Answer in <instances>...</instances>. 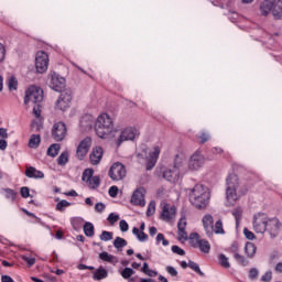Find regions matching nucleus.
<instances>
[{
	"label": "nucleus",
	"mask_w": 282,
	"mask_h": 282,
	"mask_svg": "<svg viewBox=\"0 0 282 282\" xmlns=\"http://www.w3.org/2000/svg\"><path fill=\"white\" fill-rule=\"evenodd\" d=\"M143 154L145 158V166L147 171H151L155 164H158V160L160 158V153H162V143H156L149 150L142 148Z\"/></svg>",
	"instance_id": "39448f33"
},
{
	"label": "nucleus",
	"mask_w": 282,
	"mask_h": 282,
	"mask_svg": "<svg viewBox=\"0 0 282 282\" xmlns=\"http://www.w3.org/2000/svg\"><path fill=\"white\" fill-rule=\"evenodd\" d=\"M213 235H226L224 223L221 220H217L213 226Z\"/></svg>",
	"instance_id": "2f4dec72"
},
{
	"label": "nucleus",
	"mask_w": 282,
	"mask_h": 282,
	"mask_svg": "<svg viewBox=\"0 0 282 282\" xmlns=\"http://www.w3.org/2000/svg\"><path fill=\"white\" fill-rule=\"evenodd\" d=\"M69 206H72V203L63 199L56 204V210H58L59 213H64L65 208H69Z\"/></svg>",
	"instance_id": "a19ab883"
},
{
	"label": "nucleus",
	"mask_w": 282,
	"mask_h": 282,
	"mask_svg": "<svg viewBox=\"0 0 282 282\" xmlns=\"http://www.w3.org/2000/svg\"><path fill=\"white\" fill-rule=\"evenodd\" d=\"M187 194L189 203L194 208H197V210L208 208V204H210V189L208 187L196 184L194 187L187 189Z\"/></svg>",
	"instance_id": "f257e3e1"
},
{
	"label": "nucleus",
	"mask_w": 282,
	"mask_h": 282,
	"mask_svg": "<svg viewBox=\"0 0 282 282\" xmlns=\"http://www.w3.org/2000/svg\"><path fill=\"white\" fill-rule=\"evenodd\" d=\"M282 224L279 218H268L265 231L270 235L271 239L279 237L281 232Z\"/></svg>",
	"instance_id": "4468645a"
},
{
	"label": "nucleus",
	"mask_w": 282,
	"mask_h": 282,
	"mask_svg": "<svg viewBox=\"0 0 282 282\" xmlns=\"http://www.w3.org/2000/svg\"><path fill=\"white\" fill-rule=\"evenodd\" d=\"M259 278V270L257 268H252L249 270V279H251V281H254V279Z\"/></svg>",
	"instance_id": "864d4df0"
},
{
	"label": "nucleus",
	"mask_w": 282,
	"mask_h": 282,
	"mask_svg": "<svg viewBox=\"0 0 282 282\" xmlns=\"http://www.w3.org/2000/svg\"><path fill=\"white\" fill-rule=\"evenodd\" d=\"M67 162H69V152H62L57 159V164H59V166H65Z\"/></svg>",
	"instance_id": "4c0bfd02"
},
{
	"label": "nucleus",
	"mask_w": 282,
	"mask_h": 282,
	"mask_svg": "<svg viewBox=\"0 0 282 282\" xmlns=\"http://www.w3.org/2000/svg\"><path fill=\"white\" fill-rule=\"evenodd\" d=\"M99 239L101 241H111V239H113V232L102 231L101 235L99 236Z\"/></svg>",
	"instance_id": "49530a36"
},
{
	"label": "nucleus",
	"mask_w": 282,
	"mask_h": 282,
	"mask_svg": "<svg viewBox=\"0 0 282 282\" xmlns=\"http://www.w3.org/2000/svg\"><path fill=\"white\" fill-rule=\"evenodd\" d=\"M119 228L121 232H127V230H129V224L127 223V220H120Z\"/></svg>",
	"instance_id": "bf43d9fd"
},
{
	"label": "nucleus",
	"mask_w": 282,
	"mask_h": 282,
	"mask_svg": "<svg viewBox=\"0 0 282 282\" xmlns=\"http://www.w3.org/2000/svg\"><path fill=\"white\" fill-rule=\"evenodd\" d=\"M234 259H236V261H238V263H241L242 265L246 263V258L239 254V252H236L234 254Z\"/></svg>",
	"instance_id": "e2e57ef3"
},
{
	"label": "nucleus",
	"mask_w": 282,
	"mask_h": 282,
	"mask_svg": "<svg viewBox=\"0 0 282 282\" xmlns=\"http://www.w3.org/2000/svg\"><path fill=\"white\" fill-rule=\"evenodd\" d=\"M172 252L174 254H178L180 257H184V254H186V251H184V249L180 248V246H172Z\"/></svg>",
	"instance_id": "603ef678"
},
{
	"label": "nucleus",
	"mask_w": 282,
	"mask_h": 282,
	"mask_svg": "<svg viewBox=\"0 0 282 282\" xmlns=\"http://www.w3.org/2000/svg\"><path fill=\"white\" fill-rule=\"evenodd\" d=\"M89 149H91V138L86 137L82 140L76 150V156L78 160H85L87 153H89Z\"/></svg>",
	"instance_id": "a211bd4d"
},
{
	"label": "nucleus",
	"mask_w": 282,
	"mask_h": 282,
	"mask_svg": "<svg viewBox=\"0 0 282 282\" xmlns=\"http://www.w3.org/2000/svg\"><path fill=\"white\" fill-rule=\"evenodd\" d=\"M108 176L112 182H120L127 177V167H124V164L116 162L110 166Z\"/></svg>",
	"instance_id": "0eeeda50"
},
{
	"label": "nucleus",
	"mask_w": 282,
	"mask_h": 282,
	"mask_svg": "<svg viewBox=\"0 0 282 282\" xmlns=\"http://www.w3.org/2000/svg\"><path fill=\"white\" fill-rule=\"evenodd\" d=\"M282 12V0H274L273 4V17H279Z\"/></svg>",
	"instance_id": "58836bf2"
},
{
	"label": "nucleus",
	"mask_w": 282,
	"mask_h": 282,
	"mask_svg": "<svg viewBox=\"0 0 282 282\" xmlns=\"http://www.w3.org/2000/svg\"><path fill=\"white\" fill-rule=\"evenodd\" d=\"M160 241H162V246H169V240L164 238L163 234H158L156 236V243H160Z\"/></svg>",
	"instance_id": "6e6d98bb"
},
{
	"label": "nucleus",
	"mask_w": 282,
	"mask_h": 282,
	"mask_svg": "<svg viewBox=\"0 0 282 282\" xmlns=\"http://www.w3.org/2000/svg\"><path fill=\"white\" fill-rule=\"evenodd\" d=\"M133 274H135V271L131 268H124L121 271L122 279H131V276H133Z\"/></svg>",
	"instance_id": "a18cd8bd"
},
{
	"label": "nucleus",
	"mask_w": 282,
	"mask_h": 282,
	"mask_svg": "<svg viewBox=\"0 0 282 282\" xmlns=\"http://www.w3.org/2000/svg\"><path fill=\"white\" fill-rule=\"evenodd\" d=\"M22 212L28 215V217H33L35 219L36 224H41V218L36 217L32 212H28V209L23 208Z\"/></svg>",
	"instance_id": "052dcab7"
},
{
	"label": "nucleus",
	"mask_w": 282,
	"mask_h": 282,
	"mask_svg": "<svg viewBox=\"0 0 282 282\" xmlns=\"http://www.w3.org/2000/svg\"><path fill=\"white\" fill-rule=\"evenodd\" d=\"M6 61V46L0 42V63Z\"/></svg>",
	"instance_id": "680f3d73"
},
{
	"label": "nucleus",
	"mask_w": 282,
	"mask_h": 282,
	"mask_svg": "<svg viewBox=\"0 0 282 282\" xmlns=\"http://www.w3.org/2000/svg\"><path fill=\"white\" fill-rule=\"evenodd\" d=\"M40 144H41V135L39 134L31 135L29 141L30 149H39Z\"/></svg>",
	"instance_id": "f704fd0d"
},
{
	"label": "nucleus",
	"mask_w": 282,
	"mask_h": 282,
	"mask_svg": "<svg viewBox=\"0 0 282 282\" xmlns=\"http://www.w3.org/2000/svg\"><path fill=\"white\" fill-rule=\"evenodd\" d=\"M8 139V130L6 128H0V140Z\"/></svg>",
	"instance_id": "338daca9"
},
{
	"label": "nucleus",
	"mask_w": 282,
	"mask_h": 282,
	"mask_svg": "<svg viewBox=\"0 0 282 282\" xmlns=\"http://www.w3.org/2000/svg\"><path fill=\"white\" fill-rule=\"evenodd\" d=\"M50 65V55L43 51H39L35 55V67L39 74H45Z\"/></svg>",
	"instance_id": "f8f14e48"
},
{
	"label": "nucleus",
	"mask_w": 282,
	"mask_h": 282,
	"mask_svg": "<svg viewBox=\"0 0 282 282\" xmlns=\"http://www.w3.org/2000/svg\"><path fill=\"white\" fill-rule=\"evenodd\" d=\"M188 268H191V270L196 272V274H198L199 276H204V272L202 271V269H199V264H197L196 262L189 261Z\"/></svg>",
	"instance_id": "79ce46f5"
},
{
	"label": "nucleus",
	"mask_w": 282,
	"mask_h": 282,
	"mask_svg": "<svg viewBox=\"0 0 282 282\" xmlns=\"http://www.w3.org/2000/svg\"><path fill=\"white\" fill-rule=\"evenodd\" d=\"M99 259L101 261H105L106 263H111L112 265H116V263H118V258L107 251L99 253Z\"/></svg>",
	"instance_id": "a878e982"
},
{
	"label": "nucleus",
	"mask_w": 282,
	"mask_h": 282,
	"mask_svg": "<svg viewBox=\"0 0 282 282\" xmlns=\"http://www.w3.org/2000/svg\"><path fill=\"white\" fill-rule=\"evenodd\" d=\"M67 135V126L63 121L54 123L52 129V138L55 142H63Z\"/></svg>",
	"instance_id": "ddd939ff"
},
{
	"label": "nucleus",
	"mask_w": 282,
	"mask_h": 282,
	"mask_svg": "<svg viewBox=\"0 0 282 282\" xmlns=\"http://www.w3.org/2000/svg\"><path fill=\"white\" fill-rule=\"evenodd\" d=\"M184 154H177L174 159V165L163 171V178L172 184L180 182V177L186 174V167H184Z\"/></svg>",
	"instance_id": "f03ea898"
},
{
	"label": "nucleus",
	"mask_w": 282,
	"mask_h": 282,
	"mask_svg": "<svg viewBox=\"0 0 282 282\" xmlns=\"http://www.w3.org/2000/svg\"><path fill=\"white\" fill-rule=\"evenodd\" d=\"M56 109L59 111H67L72 107V91L66 90L62 93L55 104Z\"/></svg>",
	"instance_id": "2eb2a0df"
},
{
	"label": "nucleus",
	"mask_w": 282,
	"mask_h": 282,
	"mask_svg": "<svg viewBox=\"0 0 282 282\" xmlns=\"http://www.w3.org/2000/svg\"><path fill=\"white\" fill-rule=\"evenodd\" d=\"M245 252L249 259H252L257 254V245L253 242H247L245 246Z\"/></svg>",
	"instance_id": "cd10ccee"
},
{
	"label": "nucleus",
	"mask_w": 282,
	"mask_h": 282,
	"mask_svg": "<svg viewBox=\"0 0 282 282\" xmlns=\"http://www.w3.org/2000/svg\"><path fill=\"white\" fill-rule=\"evenodd\" d=\"M132 234L137 236L138 241L144 242L149 239V236L144 231H140L138 227L132 229Z\"/></svg>",
	"instance_id": "72a5a7b5"
},
{
	"label": "nucleus",
	"mask_w": 282,
	"mask_h": 282,
	"mask_svg": "<svg viewBox=\"0 0 282 282\" xmlns=\"http://www.w3.org/2000/svg\"><path fill=\"white\" fill-rule=\"evenodd\" d=\"M120 220V216L117 215V214H113L111 213L109 216H108V221L110 224V226H113V224H116L117 221Z\"/></svg>",
	"instance_id": "3c124183"
},
{
	"label": "nucleus",
	"mask_w": 282,
	"mask_h": 282,
	"mask_svg": "<svg viewBox=\"0 0 282 282\" xmlns=\"http://www.w3.org/2000/svg\"><path fill=\"white\" fill-rule=\"evenodd\" d=\"M25 175L33 180H43V177H45V174L42 171L36 170L34 166L26 167Z\"/></svg>",
	"instance_id": "393cba45"
},
{
	"label": "nucleus",
	"mask_w": 282,
	"mask_h": 282,
	"mask_svg": "<svg viewBox=\"0 0 282 282\" xmlns=\"http://www.w3.org/2000/svg\"><path fill=\"white\" fill-rule=\"evenodd\" d=\"M218 265H220V268H225V270H229L230 259L228 257H226V254L220 253L218 256Z\"/></svg>",
	"instance_id": "c85d7f7f"
},
{
	"label": "nucleus",
	"mask_w": 282,
	"mask_h": 282,
	"mask_svg": "<svg viewBox=\"0 0 282 282\" xmlns=\"http://www.w3.org/2000/svg\"><path fill=\"white\" fill-rule=\"evenodd\" d=\"M43 100V89L36 86H30L25 91L24 104L41 102Z\"/></svg>",
	"instance_id": "9b49d317"
},
{
	"label": "nucleus",
	"mask_w": 282,
	"mask_h": 282,
	"mask_svg": "<svg viewBox=\"0 0 282 282\" xmlns=\"http://www.w3.org/2000/svg\"><path fill=\"white\" fill-rule=\"evenodd\" d=\"M135 138H140V130L135 127H127L121 131L116 144L120 147L122 142L133 141Z\"/></svg>",
	"instance_id": "1a4fd4ad"
},
{
	"label": "nucleus",
	"mask_w": 282,
	"mask_h": 282,
	"mask_svg": "<svg viewBox=\"0 0 282 282\" xmlns=\"http://www.w3.org/2000/svg\"><path fill=\"white\" fill-rule=\"evenodd\" d=\"M268 226V218L263 214H257L253 216L252 227L254 232H259L263 235L265 232Z\"/></svg>",
	"instance_id": "dca6fc26"
},
{
	"label": "nucleus",
	"mask_w": 282,
	"mask_h": 282,
	"mask_svg": "<svg viewBox=\"0 0 282 282\" xmlns=\"http://www.w3.org/2000/svg\"><path fill=\"white\" fill-rule=\"evenodd\" d=\"M175 215H177V208L174 205L167 203L162 204L161 219L163 221H173Z\"/></svg>",
	"instance_id": "f3484780"
},
{
	"label": "nucleus",
	"mask_w": 282,
	"mask_h": 282,
	"mask_svg": "<svg viewBox=\"0 0 282 282\" xmlns=\"http://www.w3.org/2000/svg\"><path fill=\"white\" fill-rule=\"evenodd\" d=\"M202 224L207 237H213V224H215L213 215L206 214L202 219Z\"/></svg>",
	"instance_id": "4be33fe9"
},
{
	"label": "nucleus",
	"mask_w": 282,
	"mask_h": 282,
	"mask_svg": "<svg viewBox=\"0 0 282 282\" xmlns=\"http://www.w3.org/2000/svg\"><path fill=\"white\" fill-rule=\"evenodd\" d=\"M186 217L183 216L177 223L178 241H181L182 243H184L185 241H189L191 239V236H188V234L186 232Z\"/></svg>",
	"instance_id": "aec40b11"
},
{
	"label": "nucleus",
	"mask_w": 282,
	"mask_h": 282,
	"mask_svg": "<svg viewBox=\"0 0 282 282\" xmlns=\"http://www.w3.org/2000/svg\"><path fill=\"white\" fill-rule=\"evenodd\" d=\"M82 182H85L88 188L96 189L100 186V176H94V169H86L83 172Z\"/></svg>",
	"instance_id": "9d476101"
},
{
	"label": "nucleus",
	"mask_w": 282,
	"mask_h": 282,
	"mask_svg": "<svg viewBox=\"0 0 282 282\" xmlns=\"http://www.w3.org/2000/svg\"><path fill=\"white\" fill-rule=\"evenodd\" d=\"M22 261H25L29 268H32L34 263H36V258L34 257H28V256H22Z\"/></svg>",
	"instance_id": "de8ad7c7"
},
{
	"label": "nucleus",
	"mask_w": 282,
	"mask_h": 282,
	"mask_svg": "<svg viewBox=\"0 0 282 282\" xmlns=\"http://www.w3.org/2000/svg\"><path fill=\"white\" fill-rule=\"evenodd\" d=\"M1 282H14V280L10 275H2Z\"/></svg>",
	"instance_id": "774afa93"
},
{
	"label": "nucleus",
	"mask_w": 282,
	"mask_h": 282,
	"mask_svg": "<svg viewBox=\"0 0 282 282\" xmlns=\"http://www.w3.org/2000/svg\"><path fill=\"white\" fill-rule=\"evenodd\" d=\"M70 224L74 230H80V228L85 226V219H83L82 217H73L70 218Z\"/></svg>",
	"instance_id": "7c9ffc66"
},
{
	"label": "nucleus",
	"mask_w": 282,
	"mask_h": 282,
	"mask_svg": "<svg viewBox=\"0 0 282 282\" xmlns=\"http://www.w3.org/2000/svg\"><path fill=\"white\" fill-rule=\"evenodd\" d=\"M204 164H206V159L203 156L202 153L195 152L189 156L187 166H184V169L187 170L186 173H188V171L195 172L199 171V169H202Z\"/></svg>",
	"instance_id": "6e6552de"
},
{
	"label": "nucleus",
	"mask_w": 282,
	"mask_h": 282,
	"mask_svg": "<svg viewBox=\"0 0 282 282\" xmlns=\"http://www.w3.org/2000/svg\"><path fill=\"white\" fill-rule=\"evenodd\" d=\"M2 195H4L6 199H10L11 202L17 200V192L12 188H2Z\"/></svg>",
	"instance_id": "c756f323"
},
{
	"label": "nucleus",
	"mask_w": 282,
	"mask_h": 282,
	"mask_svg": "<svg viewBox=\"0 0 282 282\" xmlns=\"http://www.w3.org/2000/svg\"><path fill=\"white\" fill-rule=\"evenodd\" d=\"M239 188V177L235 174H231L227 178V205L235 206V202L239 199V194H237V189Z\"/></svg>",
	"instance_id": "20e7f679"
},
{
	"label": "nucleus",
	"mask_w": 282,
	"mask_h": 282,
	"mask_svg": "<svg viewBox=\"0 0 282 282\" xmlns=\"http://www.w3.org/2000/svg\"><path fill=\"white\" fill-rule=\"evenodd\" d=\"M50 87L53 88L54 91H63V89H65V78L56 73L51 74Z\"/></svg>",
	"instance_id": "412c9836"
},
{
	"label": "nucleus",
	"mask_w": 282,
	"mask_h": 282,
	"mask_svg": "<svg viewBox=\"0 0 282 282\" xmlns=\"http://www.w3.org/2000/svg\"><path fill=\"white\" fill-rule=\"evenodd\" d=\"M260 11L263 17H268L270 12L274 15V0H264L260 4Z\"/></svg>",
	"instance_id": "b1692460"
},
{
	"label": "nucleus",
	"mask_w": 282,
	"mask_h": 282,
	"mask_svg": "<svg viewBox=\"0 0 282 282\" xmlns=\"http://www.w3.org/2000/svg\"><path fill=\"white\" fill-rule=\"evenodd\" d=\"M113 131V119L109 113H101L95 122V132L98 138L105 139Z\"/></svg>",
	"instance_id": "7ed1b4c3"
},
{
	"label": "nucleus",
	"mask_w": 282,
	"mask_h": 282,
	"mask_svg": "<svg viewBox=\"0 0 282 282\" xmlns=\"http://www.w3.org/2000/svg\"><path fill=\"white\" fill-rule=\"evenodd\" d=\"M105 151L100 147L93 148V151L89 155L90 163L96 166V164H100V161L102 160Z\"/></svg>",
	"instance_id": "5701e85b"
},
{
	"label": "nucleus",
	"mask_w": 282,
	"mask_h": 282,
	"mask_svg": "<svg viewBox=\"0 0 282 282\" xmlns=\"http://www.w3.org/2000/svg\"><path fill=\"white\" fill-rule=\"evenodd\" d=\"M243 235L246 239H248L249 241H254V239H257V236H254V232L250 231L248 228H243Z\"/></svg>",
	"instance_id": "09e8293b"
},
{
	"label": "nucleus",
	"mask_w": 282,
	"mask_h": 282,
	"mask_svg": "<svg viewBox=\"0 0 282 282\" xmlns=\"http://www.w3.org/2000/svg\"><path fill=\"white\" fill-rule=\"evenodd\" d=\"M113 246L117 250H120V248H124L127 246V240L121 237H117L113 241Z\"/></svg>",
	"instance_id": "37998d69"
},
{
	"label": "nucleus",
	"mask_w": 282,
	"mask_h": 282,
	"mask_svg": "<svg viewBox=\"0 0 282 282\" xmlns=\"http://www.w3.org/2000/svg\"><path fill=\"white\" fill-rule=\"evenodd\" d=\"M148 217L155 215V200L150 202L147 210Z\"/></svg>",
	"instance_id": "8fccbe9b"
},
{
	"label": "nucleus",
	"mask_w": 282,
	"mask_h": 282,
	"mask_svg": "<svg viewBox=\"0 0 282 282\" xmlns=\"http://www.w3.org/2000/svg\"><path fill=\"white\" fill-rule=\"evenodd\" d=\"M232 215L236 219L237 226H239V221H241V215H243V209H241V207H237L232 210Z\"/></svg>",
	"instance_id": "c03bdc74"
},
{
	"label": "nucleus",
	"mask_w": 282,
	"mask_h": 282,
	"mask_svg": "<svg viewBox=\"0 0 282 282\" xmlns=\"http://www.w3.org/2000/svg\"><path fill=\"white\" fill-rule=\"evenodd\" d=\"M189 246H192V248H198L204 254L210 252V242L202 238L197 232L189 234Z\"/></svg>",
	"instance_id": "423d86ee"
},
{
	"label": "nucleus",
	"mask_w": 282,
	"mask_h": 282,
	"mask_svg": "<svg viewBox=\"0 0 282 282\" xmlns=\"http://www.w3.org/2000/svg\"><path fill=\"white\" fill-rule=\"evenodd\" d=\"M61 151V144L58 143H53L52 145H50V148L47 149V155L50 158H56V155H58Z\"/></svg>",
	"instance_id": "473e14b6"
},
{
	"label": "nucleus",
	"mask_w": 282,
	"mask_h": 282,
	"mask_svg": "<svg viewBox=\"0 0 282 282\" xmlns=\"http://www.w3.org/2000/svg\"><path fill=\"white\" fill-rule=\"evenodd\" d=\"M20 195H21V197H23L24 199H28V197H30V188H28V187H21V189H20Z\"/></svg>",
	"instance_id": "13d9d810"
},
{
	"label": "nucleus",
	"mask_w": 282,
	"mask_h": 282,
	"mask_svg": "<svg viewBox=\"0 0 282 282\" xmlns=\"http://www.w3.org/2000/svg\"><path fill=\"white\" fill-rule=\"evenodd\" d=\"M8 87L10 91H17V87H19V80H17V77L10 76L8 78Z\"/></svg>",
	"instance_id": "e433bc0d"
},
{
	"label": "nucleus",
	"mask_w": 282,
	"mask_h": 282,
	"mask_svg": "<svg viewBox=\"0 0 282 282\" xmlns=\"http://www.w3.org/2000/svg\"><path fill=\"white\" fill-rule=\"evenodd\" d=\"M105 208H107V207L105 206L104 203H97V204L95 205V210H96V213H102V212L105 210Z\"/></svg>",
	"instance_id": "0e129e2a"
},
{
	"label": "nucleus",
	"mask_w": 282,
	"mask_h": 282,
	"mask_svg": "<svg viewBox=\"0 0 282 282\" xmlns=\"http://www.w3.org/2000/svg\"><path fill=\"white\" fill-rule=\"evenodd\" d=\"M165 270L167 274H170V276H177V269H175L174 267L167 265Z\"/></svg>",
	"instance_id": "4d7b16f0"
},
{
	"label": "nucleus",
	"mask_w": 282,
	"mask_h": 282,
	"mask_svg": "<svg viewBox=\"0 0 282 282\" xmlns=\"http://www.w3.org/2000/svg\"><path fill=\"white\" fill-rule=\"evenodd\" d=\"M147 195V189L144 187L137 188L131 197V204L133 206H147V200L144 199V196Z\"/></svg>",
	"instance_id": "6ab92c4d"
},
{
	"label": "nucleus",
	"mask_w": 282,
	"mask_h": 282,
	"mask_svg": "<svg viewBox=\"0 0 282 282\" xmlns=\"http://www.w3.org/2000/svg\"><path fill=\"white\" fill-rule=\"evenodd\" d=\"M107 276H109V273L107 272V270L102 267H99L93 275V279L95 281H102V279H107Z\"/></svg>",
	"instance_id": "bb28decb"
},
{
	"label": "nucleus",
	"mask_w": 282,
	"mask_h": 282,
	"mask_svg": "<svg viewBox=\"0 0 282 282\" xmlns=\"http://www.w3.org/2000/svg\"><path fill=\"white\" fill-rule=\"evenodd\" d=\"M118 192H119L118 186L113 185V186H111V187L109 188L108 195H109L110 197H118Z\"/></svg>",
	"instance_id": "5fc2aeb1"
},
{
	"label": "nucleus",
	"mask_w": 282,
	"mask_h": 282,
	"mask_svg": "<svg viewBox=\"0 0 282 282\" xmlns=\"http://www.w3.org/2000/svg\"><path fill=\"white\" fill-rule=\"evenodd\" d=\"M83 228H84V235L86 237H94V235H95L94 224L85 223Z\"/></svg>",
	"instance_id": "c9c22d12"
},
{
	"label": "nucleus",
	"mask_w": 282,
	"mask_h": 282,
	"mask_svg": "<svg viewBox=\"0 0 282 282\" xmlns=\"http://www.w3.org/2000/svg\"><path fill=\"white\" fill-rule=\"evenodd\" d=\"M261 281H263V282L272 281V272L269 271L265 274H263L262 278H261Z\"/></svg>",
	"instance_id": "69168bd1"
},
{
	"label": "nucleus",
	"mask_w": 282,
	"mask_h": 282,
	"mask_svg": "<svg viewBox=\"0 0 282 282\" xmlns=\"http://www.w3.org/2000/svg\"><path fill=\"white\" fill-rule=\"evenodd\" d=\"M141 272L147 274V276H158V273L149 268V263L144 262Z\"/></svg>",
	"instance_id": "ea45409f"
}]
</instances>
